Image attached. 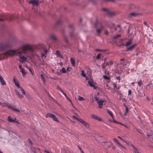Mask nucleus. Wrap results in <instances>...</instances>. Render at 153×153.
I'll list each match as a JSON object with an SVG mask.
<instances>
[{
  "mask_svg": "<svg viewBox=\"0 0 153 153\" xmlns=\"http://www.w3.org/2000/svg\"><path fill=\"white\" fill-rule=\"evenodd\" d=\"M39 47L38 46L33 48L29 45H27L23 46L21 51H19L10 49L5 52L4 54L6 56H12L15 55L19 56H20V60H19V61L22 63L27 61V57L26 56H27V52L28 51L31 52H36L39 51L40 53L41 57L45 58L48 52L47 50L43 48L39 49Z\"/></svg>",
  "mask_w": 153,
  "mask_h": 153,
  "instance_id": "nucleus-1",
  "label": "nucleus"
},
{
  "mask_svg": "<svg viewBox=\"0 0 153 153\" xmlns=\"http://www.w3.org/2000/svg\"><path fill=\"white\" fill-rule=\"evenodd\" d=\"M0 16L1 18H0V22L3 21L5 20L11 21L15 19L14 15L12 14L1 13L0 14Z\"/></svg>",
  "mask_w": 153,
  "mask_h": 153,
  "instance_id": "nucleus-2",
  "label": "nucleus"
},
{
  "mask_svg": "<svg viewBox=\"0 0 153 153\" xmlns=\"http://www.w3.org/2000/svg\"><path fill=\"white\" fill-rule=\"evenodd\" d=\"M10 45L9 43H0V50L4 51L10 48Z\"/></svg>",
  "mask_w": 153,
  "mask_h": 153,
  "instance_id": "nucleus-3",
  "label": "nucleus"
},
{
  "mask_svg": "<svg viewBox=\"0 0 153 153\" xmlns=\"http://www.w3.org/2000/svg\"><path fill=\"white\" fill-rule=\"evenodd\" d=\"M73 117L82 123L83 124L85 127L87 128H88L89 127V124L88 123H86L84 120L83 119H82L81 118H79L75 116H74Z\"/></svg>",
  "mask_w": 153,
  "mask_h": 153,
  "instance_id": "nucleus-4",
  "label": "nucleus"
},
{
  "mask_svg": "<svg viewBox=\"0 0 153 153\" xmlns=\"http://www.w3.org/2000/svg\"><path fill=\"white\" fill-rule=\"evenodd\" d=\"M45 117L46 118L48 117H50L53 119L54 121L57 122H59V121L58 120L57 118L56 117L55 115L50 113H48L45 115Z\"/></svg>",
  "mask_w": 153,
  "mask_h": 153,
  "instance_id": "nucleus-5",
  "label": "nucleus"
},
{
  "mask_svg": "<svg viewBox=\"0 0 153 153\" xmlns=\"http://www.w3.org/2000/svg\"><path fill=\"white\" fill-rule=\"evenodd\" d=\"M68 29L70 31L72 32H70V36L71 37L73 38L75 36V34L74 33V27L73 25H70L68 27Z\"/></svg>",
  "mask_w": 153,
  "mask_h": 153,
  "instance_id": "nucleus-6",
  "label": "nucleus"
},
{
  "mask_svg": "<svg viewBox=\"0 0 153 153\" xmlns=\"http://www.w3.org/2000/svg\"><path fill=\"white\" fill-rule=\"evenodd\" d=\"M102 10L106 12L107 14L109 16H112L116 15V13L115 12H111L106 8H103Z\"/></svg>",
  "mask_w": 153,
  "mask_h": 153,
  "instance_id": "nucleus-7",
  "label": "nucleus"
},
{
  "mask_svg": "<svg viewBox=\"0 0 153 153\" xmlns=\"http://www.w3.org/2000/svg\"><path fill=\"white\" fill-rule=\"evenodd\" d=\"M98 25L99 26L100 28L97 29L96 31L98 35H99L103 29V26L101 23H99L98 24Z\"/></svg>",
  "mask_w": 153,
  "mask_h": 153,
  "instance_id": "nucleus-8",
  "label": "nucleus"
},
{
  "mask_svg": "<svg viewBox=\"0 0 153 153\" xmlns=\"http://www.w3.org/2000/svg\"><path fill=\"white\" fill-rule=\"evenodd\" d=\"M29 3H32L33 5H39V0H30L29 1Z\"/></svg>",
  "mask_w": 153,
  "mask_h": 153,
  "instance_id": "nucleus-9",
  "label": "nucleus"
},
{
  "mask_svg": "<svg viewBox=\"0 0 153 153\" xmlns=\"http://www.w3.org/2000/svg\"><path fill=\"white\" fill-rule=\"evenodd\" d=\"M91 117L92 118L95 120H97L99 121H102V119L100 117L97 116V115L94 114H92L91 115Z\"/></svg>",
  "mask_w": 153,
  "mask_h": 153,
  "instance_id": "nucleus-10",
  "label": "nucleus"
},
{
  "mask_svg": "<svg viewBox=\"0 0 153 153\" xmlns=\"http://www.w3.org/2000/svg\"><path fill=\"white\" fill-rule=\"evenodd\" d=\"M8 121L11 123H14L16 122V123H18V124H20V123L19 122H18L17 121H16L15 120H13V119H12L11 117L10 116H8Z\"/></svg>",
  "mask_w": 153,
  "mask_h": 153,
  "instance_id": "nucleus-11",
  "label": "nucleus"
},
{
  "mask_svg": "<svg viewBox=\"0 0 153 153\" xmlns=\"http://www.w3.org/2000/svg\"><path fill=\"white\" fill-rule=\"evenodd\" d=\"M7 106L9 109H11L13 110H14L15 111L19 113L20 112V111L19 110L15 108L12 106L8 105H7Z\"/></svg>",
  "mask_w": 153,
  "mask_h": 153,
  "instance_id": "nucleus-12",
  "label": "nucleus"
},
{
  "mask_svg": "<svg viewBox=\"0 0 153 153\" xmlns=\"http://www.w3.org/2000/svg\"><path fill=\"white\" fill-rule=\"evenodd\" d=\"M137 44L136 43L134 44L133 45L131 46L128 48L127 49V50L128 51H132L133 49V48L137 46Z\"/></svg>",
  "mask_w": 153,
  "mask_h": 153,
  "instance_id": "nucleus-13",
  "label": "nucleus"
},
{
  "mask_svg": "<svg viewBox=\"0 0 153 153\" xmlns=\"http://www.w3.org/2000/svg\"><path fill=\"white\" fill-rule=\"evenodd\" d=\"M90 86L91 87H93L94 89H96V88L95 85L94 84L93 82L89 80L88 82Z\"/></svg>",
  "mask_w": 153,
  "mask_h": 153,
  "instance_id": "nucleus-14",
  "label": "nucleus"
},
{
  "mask_svg": "<svg viewBox=\"0 0 153 153\" xmlns=\"http://www.w3.org/2000/svg\"><path fill=\"white\" fill-rule=\"evenodd\" d=\"M50 38L52 40L55 41H56L57 39L56 37L53 34H51L50 36Z\"/></svg>",
  "mask_w": 153,
  "mask_h": 153,
  "instance_id": "nucleus-15",
  "label": "nucleus"
},
{
  "mask_svg": "<svg viewBox=\"0 0 153 153\" xmlns=\"http://www.w3.org/2000/svg\"><path fill=\"white\" fill-rule=\"evenodd\" d=\"M13 82L15 83V85L17 86L19 88H20L21 87H20L19 84V83L18 82L16 81V79H15L14 77L13 78Z\"/></svg>",
  "mask_w": 153,
  "mask_h": 153,
  "instance_id": "nucleus-16",
  "label": "nucleus"
},
{
  "mask_svg": "<svg viewBox=\"0 0 153 153\" xmlns=\"http://www.w3.org/2000/svg\"><path fill=\"white\" fill-rule=\"evenodd\" d=\"M107 113L110 116H111L113 119H114V117L113 115V114L112 112L109 110L108 109H107L106 110Z\"/></svg>",
  "mask_w": 153,
  "mask_h": 153,
  "instance_id": "nucleus-17",
  "label": "nucleus"
},
{
  "mask_svg": "<svg viewBox=\"0 0 153 153\" xmlns=\"http://www.w3.org/2000/svg\"><path fill=\"white\" fill-rule=\"evenodd\" d=\"M132 41V39H130L128 42H126V44L125 45L126 47H127L130 45L131 44Z\"/></svg>",
  "mask_w": 153,
  "mask_h": 153,
  "instance_id": "nucleus-18",
  "label": "nucleus"
},
{
  "mask_svg": "<svg viewBox=\"0 0 153 153\" xmlns=\"http://www.w3.org/2000/svg\"><path fill=\"white\" fill-rule=\"evenodd\" d=\"M0 81L2 85H5L6 83L2 76L0 75Z\"/></svg>",
  "mask_w": 153,
  "mask_h": 153,
  "instance_id": "nucleus-19",
  "label": "nucleus"
},
{
  "mask_svg": "<svg viewBox=\"0 0 153 153\" xmlns=\"http://www.w3.org/2000/svg\"><path fill=\"white\" fill-rule=\"evenodd\" d=\"M114 140L117 143L118 145L122 148H124V147L121 144H120L118 141L115 138H113Z\"/></svg>",
  "mask_w": 153,
  "mask_h": 153,
  "instance_id": "nucleus-20",
  "label": "nucleus"
},
{
  "mask_svg": "<svg viewBox=\"0 0 153 153\" xmlns=\"http://www.w3.org/2000/svg\"><path fill=\"white\" fill-rule=\"evenodd\" d=\"M56 55L60 57L61 58H63V56L61 54L60 52L58 51H57L56 52Z\"/></svg>",
  "mask_w": 153,
  "mask_h": 153,
  "instance_id": "nucleus-21",
  "label": "nucleus"
},
{
  "mask_svg": "<svg viewBox=\"0 0 153 153\" xmlns=\"http://www.w3.org/2000/svg\"><path fill=\"white\" fill-rule=\"evenodd\" d=\"M104 102V101L102 100H100L97 101V103L100 105H103V103Z\"/></svg>",
  "mask_w": 153,
  "mask_h": 153,
  "instance_id": "nucleus-22",
  "label": "nucleus"
},
{
  "mask_svg": "<svg viewBox=\"0 0 153 153\" xmlns=\"http://www.w3.org/2000/svg\"><path fill=\"white\" fill-rule=\"evenodd\" d=\"M133 152L134 153H140L139 152L138 149L135 146L133 148Z\"/></svg>",
  "mask_w": 153,
  "mask_h": 153,
  "instance_id": "nucleus-23",
  "label": "nucleus"
},
{
  "mask_svg": "<svg viewBox=\"0 0 153 153\" xmlns=\"http://www.w3.org/2000/svg\"><path fill=\"white\" fill-rule=\"evenodd\" d=\"M70 60L72 65L74 66L75 65V61L74 59L73 58H71Z\"/></svg>",
  "mask_w": 153,
  "mask_h": 153,
  "instance_id": "nucleus-24",
  "label": "nucleus"
},
{
  "mask_svg": "<svg viewBox=\"0 0 153 153\" xmlns=\"http://www.w3.org/2000/svg\"><path fill=\"white\" fill-rule=\"evenodd\" d=\"M60 71H62V73H65L66 72V71L65 69L64 68H62V69L61 70H60Z\"/></svg>",
  "mask_w": 153,
  "mask_h": 153,
  "instance_id": "nucleus-25",
  "label": "nucleus"
},
{
  "mask_svg": "<svg viewBox=\"0 0 153 153\" xmlns=\"http://www.w3.org/2000/svg\"><path fill=\"white\" fill-rule=\"evenodd\" d=\"M128 112V108L127 106H126V112L124 114V115L126 116Z\"/></svg>",
  "mask_w": 153,
  "mask_h": 153,
  "instance_id": "nucleus-26",
  "label": "nucleus"
},
{
  "mask_svg": "<svg viewBox=\"0 0 153 153\" xmlns=\"http://www.w3.org/2000/svg\"><path fill=\"white\" fill-rule=\"evenodd\" d=\"M40 77L41 78V79L42 80L44 81V82H45V77H44V76L42 74H41L40 75Z\"/></svg>",
  "mask_w": 153,
  "mask_h": 153,
  "instance_id": "nucleus-27",
  "label": "nucleus"
},
{
  "mask_svg": "<svg viewBox=\"0 0 153 153\" xmlns=\"http://www.w3.org/2000/svg\"><path fill=\"white\" fill-rule=\"evenodd\" d=\"M138 85L140 87L142 85H143V83L142 80H140L138 82Z\"/></svg>",
  "mask_w": 153,
  "mask_h": 153,
  "instance_id": "nucleus-28",
  "label": "nucleus"
},
{
  "mask_svg": "<svg viewBox=\"0 0 153 153\" xmlns=\"http://www.w3.org/2000/svg\"><path fill=\"white\" fill-rule=\"evenodd\" d=\"M81 75L83 77H86V75L84 73V71L83 70L81 71Z\"/></svg>",
  "mask_w": 153,
  "mask_h": 153,
  "instance_id": "nucleus-29",
  "label": "nucleus"
},
{
  "mask_svg": "<svg viewBox=\"0 0 153 153\" xmlns=\"http://www.w3.org/2000/svg\"><path fill=\"white\" fill-rule=\"evenodd\" d=\"M20 71L22 72V75H25L26 73H25V70L23 68L20 70Z\"/></svg>",
  "mask_w": 153,
  "mask_h": 153,
  "instance_id": "nucleus-30",
  "label": "nucleus"
},
{
  "mask_svg": "<svg viewBox=\"0 0 153 153\" xmlns=\"http://www.w3.org/2000/svg\"><path fill=\"white\" fill-rule=\"evenodd\" d=\"M101 54L100 53H99L97 56L96 58L97 59H100V56H101Z\"/></svg>",
  "mask_w": 153,
  "mask_h": 153,
  "instance_id": "nucleus-31",
  "label": "nucleus"
},
{
  "mask_svg": "<svg viewBox=\"0 0 153 153\" xmlns=\"http://www.w3.org/2000/svg\"><path fill=\"white\" fill-rule=\"evenodd\" d=\"M62 23V21L61 20H59L58 21L56 24V25H60Z\"/></svg>",
  "mask_w": 153,
  "mask_h": 153,
  "instance_id": "nucleus-32",
  "label": "nucleus"
},
{
  "mask_svg": "<svg viewBox=\"0 0 153 153\" xmlns=\"http://www.w3.org/2000/svg\"><path fill=\"white\" fill-rule=\"evenodd\" d=\"M103 77L106 80H108L110 79V78L106 75H103Z\"/></svg>",
  "mask_w": 153,
  "mask_h": 153,
  "instance_id": "nucleus-33",
  "label": "nucleus"
},
{
  "mask_svg": "<svg viewBox=\"0 0 153 153\" xmlns=\"http://www.w3.org/2000/svg\"><path fill=\"white\" fill-rule=\"evenodd\" d=\"M117 137L118 138H119V139H120L121 140H122V141L126 143H127V144H128V143H129L127 141H124V140L122 138L119 136H118Z\"/></svg>",
  "mask_w": 153,
  "mask_h": 153,
  "instance_id": "nucleus-34",
  "label": "nucleus"
},
{
  "mask_svg": "<svg viewBox=\"0 0 153 153\" xmlns=\"http://www.w3.org/2000/svg\"><path fill=\"white\" fill-rule=\"evenodd\" d=\"M20 88L23 94V95H25V93L24 90L22 88V87H21Z\"/></svg>",
  "mask_w": 153,
  "mask_h": 153,
  "instance_id": "nucleus-35",
  "label": "nucleus"
},
{
  "mask_svg": "<svg viewBox=\"0 0 153 153\" xmlns=\"http://www.w3.org/2000/svg\"><path fill=\"white\" fill-rule=\"evenodd\" d=\"M107 143L108 144V145H107V146L108 147H110L113 144V143L111 141H110V142Z\"/></svg>",
  "mask_w": 153,
  "mask_h": 153,
  "instance_id": "nucleus-36",
  "label": "nucleus"
},
{
  "mask_svg": "<svg viewBox=\"0 0 153 153\" xmlns=\"http://www.w3.org/2000/svg\"><path fill=\"white\" fill-rule=\"evenodd\" d=\"M121 36V35L120 34L117 35L115 36H114L113 38V39H117L118 37H119Z\"/></svg>",
  "mask_w": 153,
  "mask_h": 153,
  "instance_id": "nucleus-37",
  "label": "nucleus"
},
{
  "mask_svg": "<svg viewBox=\"0 0 153 153\" xmlns=\"http://www.w3.org/2000/svg\"><path fill=\"white\" fill-rule=\"evenodd\" d=\"M96 51H97L105 52V50H101L100 49H96Z\"/></svg>",
  "mask_w": 153,
  "mask_h": 153,
  "instance_id": "nucleus-38",
  "label": "nucleus"
},
{
  "mask_svg": "<svg viewBox=\"0 0 153 153\" xmlns=\"http://www.w3.org/2000/svg\"><path fill=\"white\" fill-rule=\"evenodd\" d=\"M79 100L81 101V100H85V99H84L83 97H81L80 96H79Z\"/></svg>",
  "mask_w": 153,
  "mask_h": 153,
  "instance_id": "nucleus-39",
  "label": "nucleus"
},
{
  "mask_svg": "<svg viewBox=\"0 0 153 153\" xmlns=\"http://www.w3.org/2000/svg\"><path fill=\"white\" fill-rule=\"evenodd\" d=\"M136 130L140 134H142V130H141L140 129L137 128V129H136Z\"/></svg>",
  "mask_w": 153,
  "mask_h": 153,
  "instance_id": "nucleus-40",
  "label": "nucleus"
},
{
  "mask_svg": "<svg viewBox=\"0 0 153 153\" xmlns=\"http://www.w3.org/2000/svg\"><path fill=\"white\" fill-rule=\"evenodd\" d=\"M109 65H112L113 64H114V62H113V61H110L109 62Z\"/></svg>",
  "mask_w": 153,
  "mask_h": 153,
  "instance_id": "nucleus-41",
  "label": "nucleus"
},
{
  "mask_svg": "<svg viewBox=\"0 0 153 153\" xmlns=\"http://www.w3.org/2000/svg\"><path fill=\"white\" fill-rule=\"evenodd\" d=\"M29 142V143L31 144H32L33 143L30 139H28L27 140Z\"/></svg>",
  "mask_w": 153,
  "mask_h": 153,
  "instance_id": "nucleus-42",
  "label": "nucleus"
},
{
  "mask_svg": "<svg viewBox=\"0 0 153 153\" xmlns=\"http://www.w3.org/2000/svg\"><path fill=\"white\" fill-rule=\"evenodd\" d=\"M128 145L132 147L133 148L135 147V146L132 143H129L128 144Z\"/></svg>",
  "mask_w": 153,
  "mask_h": 153,
  "instance_id": "nucleus-43",
  "label": "nucleus"
},
{
  "mask_svg": "<svg viewBox=\"0 0 153 153\" xmlns=\"http://www.w3.org/2000/svg\"><path fill=\"white\" fill-rule=\"evenodd\" d=\"M131 90H129L128 91V96H129L130 95H131Z\"/></svg>",
  "mask_w": 153,
  "mask_h": 153,
  "instance_id": "nucleus-44",
  "label": "nucleus"
},
{
  "mask_svg": "<svg viewBox=\"0 0 153 153\" xmlns=\"http://www.w3.org/2000/svg\"><path fill=\"white\" fill-rule=\"evenodd\" d=\"M116 79H118V80H119V82H120V76H117L116 78Z\"/></svg>",
  "mask_w": 153,
  "mask_h": 153,
  "instance_id": "nucleus-45",
  "label": "nucleus"
},
{
  "mask_svg": "<svg viewBox=\"0 0 153 153\" xmlns=\"http://www.w3.org/2000/svg\"><path fill=\"white\" fill-rule=\"evenodd\" d=\"M16 93L17 95H18V96H19L20 95V94H19V92L17 91L16 90Z\"/></svg>",
  "mask_w": 153,
  "mask_h": 153,
  "instance_id": "nucleus-46",
  "label": "nucleus"
},
{
  "mask_svg": "<svg viewBox=\"0 0 153 153\" xmlns=\"http://www.w3.org/2000/svg\"><path fill=\"white\" fill-rule=\"evenodd\" d=\"M113 88H114L115 89V88H116L117 89V85H116L115 84V83H114V86H113Z\"/></svg>",
  "mask_w": 153,
  "mask_h": 153,
  "instance_id": "nucleus-47",
  "label": "nucleus"
},
{
  "mask_svg": "<svg viewBox=\"0 0 153 153\" xmlns=\"http://www.w3.org/2000/svg\"><path fill=\"white\" fill-rule=\"evenodd\" d=\"M18 97L22 99L24 97V96L20 94L19 96H18Z\"/></svg>",
  "mask_w": 153,
  "mask_h": 153,
  "instance_id": "nucleus-48",
  "label": "nucleus"
},
{
  "mask_svg": "<svg viewBox=\"0 0 153 153\" xmlns=\"http://www.w3.org/2000/svg\"><path fill=\"white\" fill-rule=\"evenodd\" d=\"M135 14L134 13H131L130 14V15L133 16H135Z\"/></svg>",
  "mask_w": 153,
  "mask_h": 153,
  "instance_id": "nucleus-49",
  "label": "nucleus"
},
{
  "mask_svg": "<svg viewBox=\"0 0 153 153\" xmlns=\"http://www.w3.org/2000/svg\"><path fill=\"white\" fill-rule=\"evenodd\" d=\"M113 122L115 123H118V122L117 121H116L115 120H114V119H113Z\"/></svg>",
  "mask_w": 153,
  "mask_h": 153,
  "instance_id": "nucleus-50",
  "label": "nucleus"
},
{
  "mask_svg": "<svg viewBox=\"0 0 153 153\" xmlns=\"http://www.w3.org/2000/svg\"><path fill=\"white\" fill-rule=\"evenodd\" d=\"M59 91H60L62 93H63V92H64V91H63V90H62V89H61V88L59 89Z\"/></svg>",
  "mask_w": 153,
  "mask_h": 153,
  "instance_id": "nucleus-51",
  "label": "nucleus"
},
{
  "mask_svg": "<svg viewBox=\"0 0 153 153\" xmlns=\"http://www.w3.org/2000/svg\"><path fill=\"white\" fill-rule=\"evenodd\" d=\"M105 1H114L115 0H104Z\"/></svg>",
  "mask_w": 153,
  "mask_h": 153,
  "instance_id": "nucleus-52",
  "label": "nucleus"
},
{
  "mask_svg": "<svg viewBox=\"0 0 153 153\" xmlns=\"http://www.w3.org/2000/svg\"><path fill=\"white\" fill-rule=\"evenodd\" d=\"M105 33L106 34V35H108V31L107 30H105Z\"/></svg>",
  "mask_w": 153,
  "mask_h": 153,
  "instance_id": "nucleus-53",
  "label": "nucleus"
},
{
  "mask_svg": "<svg viewBox=\"0 0 153 153\" xmlns=\"http://www.w3.org/2000/svg\"><path fill=\"white\" fill-rule=\"evenodd\" d=\"M62 94H63V95L66 97H67V95H66V94L64 92H63V93H62Z\"/></svg>",
  "mask_w": 153,
  "mask_h": 153,
  "instance_id": "nucleus-54",
  "label": "nucleus"
},
{
  "mask_svg": "<svg viewBox=\"0 0 153 153\" xmlns=\"http://www.w3.org/2000/svg\"><path fill=\"white\" fill-rule=\"evenodd\" d=\"M19 68L20 69V70H21V69H23V68H22V65H19Z\"/></svg>",
  "mask_w": 153,
  "mask_h": 153,
  "instance_id": "nucleus-55",
  "label": "nucleus"
},
{
  "mask_svg": "<svg viewBox=\"0 0 153 153\" xmlns=\"http://www.w3.org/2000/svg\"><path fill=\"white\" fill-rule=\"evenodd\" d=\"M95 98V100H96V101H98L99 100H99L98 97H96Z\"/></svg>",
  "mask_w": 153,
  "mask_h": 153,
  "instance_id": "nucleus-56",
  "label": "nucleus"
},
{
  "mask_svg": "<svg viewBox=\"0 0 153 153\" xmlns=\"http://www.w3.org/2000/svg\"><path fill=\"white\" fill-rule=\"evenodd\" d=\"M106 87L108 89H109L110 87L108 86V84L106 85Z\"/></svg>",
  "mask_w": 153,
  "mask_h": 153,
  "instance_id": "nucleus-57",
  "label": "nucleus"
},
{
  "mask_svg": "<svg viewBox=\"0 0 153 153\" xmlns=\"http://www.w3.org/2000/svg\"><path fill=\"white\" fill-rule=\"evenodd\" d=\"M118 124L122 126H124V125L120 122H118Z\"/></svg>",
  "mask_w": 153,
  "mask_h": 153,
  "instance_id": "nucleus-58",
  "label": "nucleus"
},
{
  "mask_svg": "<svg viewBox=\"0 0 153 153\" xmlns=\"http://www.w3.org/2000/svg\"><path fill=\"white\" fill-rule=\"evenodd\" d=\"M78 147L79 148V149L81 151V152H82V151H83L82 150V149L81 148H80V146H78Z\"/></svg>",
  "mask_w": 153,
  "mask_h": 153,
  "instance_id": "nucleus-59",
  "label": "nucleus"
},
{
  "mask_svg": "<svg viewBox=\"0 0 153 153\" xmlns=\"http://www.w3.org/2000/svg\"><path fill=\"white\" fill-rule=\"evenodd\" d=\"M109 65V62H107L105 65L106 66H107L108 65Z\"/></svg>",
  "mask_w": 153,
  "mask_h": 153,
  "instance_id": "nucleus-60",
  "label": "nucleus"
},
{
  "mask_svg": "<svg viewBox=\"0 0 153 153\" xmlns=\"http://www.w3.org/2000/svg\"><path fill=\"white\" fill-rule=\"evenodd\" d=\"M60 88V87L59 86V85H58L57 86V88L59 90V89Z\"/></svg>",
  "mask_w": 153,
  "mask_h": 153,
  "instance_id": "nucleus-61",
  "label": "nucleus"
},
{
  "mask_svg": "<svg viewBox=\"0 0 153 153\" xmlns=\"http://www.w3.org/2000/svg\"><path fill=\"white\" fill-rule=\"evenodd\" d=\"M143 23L145 25H146V26L147 25V23H146V22H144Z\"/></svg>",
  "mask_w": 153,
  "mask_h": 153,
  "instance_id": "nucleus-62",
  "label": "nucleus"
},
{
  "mask_svg": "<svg viewBox=\"0 0 153 153\" xmlns=\"http://www.w3.org/2000/svg\"><path fill=\"white\" fill-rule=\"evenodd\" d=\"M97 23L95 24V27L96 28H97V27H99L98 26H97Z\"/></svg>",
  "mask_w": 153,
  "mask_h": 153,
  "instance_id": "nucleus-63",
  "label": "nucleus"
},
{
  "mask_svg": "<svg viewBox=\"0 0 153 153\" xmlns=\"http://www.w3.org/2000/svg\"><path fill=\"white\" fill-rule=\"evenodd\" d=\"M125 60V59L124 58H122V59H120V61H124V60Z\"/></svg>",
  "mask_w": 153,
  "mask_h": 153,
  "instance_id": "nucleus-64",
  "label": "nucleus"
}]
</instances>
